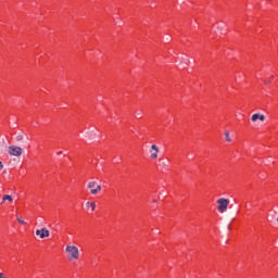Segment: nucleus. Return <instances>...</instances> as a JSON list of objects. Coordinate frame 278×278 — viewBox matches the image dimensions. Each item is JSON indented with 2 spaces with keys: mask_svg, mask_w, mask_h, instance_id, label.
I'll list each match as a JSON object with an SVG mask.
<instances>
[{
  "mask_svg": "<svg viewBox=\"0 0 278 278\" xmlns=\"http://www.w3.org/2000/svg\"><path fill=\"white\" fill-rule=\"evenodd\" d=\"M218 211L219 212H225L227 210V206L229 205V200L225 199V198H220L218 201Z\"/></svg>",
  "mask_w": 278,
  "mask_h": 278,
  "instance_id": "nucleus-3",
  "label": "nucleus"
},
{
  "mask_svg": "<svg viewBox=\"0 0 278 278\" xmlns=\"http://www.w3.org/2000/svg\"><path fill=\"white\" fill-rule=\"evenodd\" d=\"M217 27H220V25H214L213 30L216 29Z\"/></svg>",
  "mask_w": 278,
  "mask_h": 278,
  "instance_id": "nucleus-14",
  "label": "nucleus"
},
{
  "mask_svg": "<svg viewBox=\"0 0 278 278\" xmlns=\"http://www.w3.org/2000/svg\"><path fill=\"white\" fill-rule=\"evenodd\" d=\"M91 212H94V208L97 207V204L94 202L90 203Z\"/></svg>",
  "mask_w": 278,
  "mask_h": 278,
  "instance_id": "nucleus-9",
  "label": "nucleus"
},
{
  "mask_svg": "<svg viewBox=\"0 0 278 278\" xmlns=\"http://www.w3.org/2000/svg\"><path fill=\"white\" fill-rule=\"evenodd\" d=\"M1 168H3V163L0 162V170H1Z\"/></svg>",
  "mask_w": 278,
  "mask_h": 278,
  "instance_id": "nucleus-16",
  "label": "nucleus"
},
{
  "mask_svg": "<svg viewBox=\"0 0 278 278\" xmlns=\"http://www.w3.org/2000/svg\"><path fill=\"white\" fill-rule=\"evenodd\" d=\"M227 142H231V138L229 137V132H225Z\"/></svg>",
  "mask_w": 278,
  "mask_h": 278,
  "instance_id": "nucleus-10",
  "label": "nucleus"
},
{
  "mask_svg": "<svg viewBox=\"0 0 278 278\" xmlns=\"http://www.w3.org/2000/svg\"><path fill=\"white\" fill-rule=\"evenodd\" d=\"M36 236H39L41 239L49 238L50 232L47 228L37 229L36 230Z\"/></svg>",
  "mask_w": 278,
  "mask_h": 278,
  "instance_id": "nucleus-5",
  "label": "nucleus"
},
{
  "mask_svg": "<svg viewBox=\"0 0 278 278\" xmlns=\"http://www.w3.org/2000/svg\"><path fill=\"white\" fill-rule=\"evenodd\" d=\"M3 201H12V195L5 194V195L3 197Z\"/></svg>",
  "mask_w": 278,
  "mask_h": 278,
  "instance_id": "nucleus-8",
  "label": "nucleus"
},
{
  "mask_svg": "<svg viewBox=\"0 0 278 278\" xmlns=\"http://www.w3.org/2000/svg\"><path fill=\"white\" fill-rule=\"evenodd\" d=\"M66 252L68 253L71 260H77V257H79V249H77L75 245H67Z\"/></svg>",
  "mask_w": 278,
  "mask_h": 278,
  "instance_id": "nucleus-1",
  "label": "nucleus"
},
{
  "mask_svg": "<svg viewBox=\"0 0 278 278\" xmlns=\"http://www.w3.org/2000/svg\"><path fill=\"white\" fill-rule=\"evenodd\" d=\"M251 121L255 123L256 121H260V113H255L252 115Z\"/></svg>",
  "mask_w": 278,
  "mask_h": 278,
  "instance_id": "nucleus-7",
  "label": "nucleus"
},
{
  "mask_svg": "<svg viewBox=\"0 0 278 278\" xmlns=\"http://www.w3.org/2000/svg\"><path fill=\"white\" fill-rule=\"evenodd\" d=\"M59 155H62V152H59Z\"/></svg>",
  "mask_w": 278,
  "mask_h": 278,
  "instance_id": "nucleus-18",
  "label": "nucleus"
},
{
  "mask_svg": "<svg viewBox=\"0 0 278 278\" xmlns=\"http://www.w3.org/2000/svg\"><path fill=\"white\" fill-rule=\"evenodd\" d=\"M265 118L266 117L264 115H262V114L258 115V121H265Z\"/></svg>",
  "mask_w": 278,
  "mask_h": 278,
  "instance_id": "nucleus-13",
  "label": "nucleus"
},
{
  "mask_svg": "<svg viewBox=\"0 0 278 278\" xmlns=\"http://www.w3.org/2000/svg\"><path fill=\"white\" fill-rule=\"evenodd\" d=\"M16 140H17L18 142H21V140H23V135H17V136H16Z\"/></svg>",
  "mask_w": 278,
  "mask_h": 278,
  "instance_id": "nucleus-11",
  "label": "nucleus"
},
{
  "mask_svg": "<svg viewBox=\"0 0 278 278\" xmlns=\"http://www.w3.org/2000/svg\"><path fill=\"white\" fill-rule=\"evenodd\" d=\"M88 188H89L91 194H99V192H101V186L97 185L96 181L89 182Z\"/></svg>",
  "mask_w": 278,
  "mask_h": 278,
  "instance_id": "nucleus-2",
  "label": "nucleus"
},
{
  "mask_svg": "<svg viewBox=\"0 0 278 278\" xmlns=\"http://www.w3.org/2000/svg\"><path fill=\"white\" fill-rule=\"evenodd\" d=\"M86 206H87V207H90V202H87V203H86Z\"/></svg>",
  "mask_w": 278,
  "mask_h": 278,
  "instance_id": "nucleus-17",
  "label": "nucleus"
},
{
  "mask_svg": "<svg viewBox=\"0 0 278 278\" xmlns=\"http://www.w3.org/2000/svg\"><path fill=\"white\" fill-rule=\"evenodd\" d=\"M9 153L10 155H15L16 157H18L20 155H22L23 149L16 146H11L9 147Z\"/></svg>",
  "mask_w": 278,
  "mask_h": 278,
  "instance_id": "nucleus-4",
  "label": "nucleus"
},
{
  "mask_svg": "<svg viewBox=\"0 0 278 278\" xmlns=\"http://www.w3.org/2000/svg\"><path fill=\"white\" fill-rule=\"evenodd\" d=\"M17 223H18L20 225H25V220H23V219H21V218H17Z\"/></svg>",
  "mask_w": 278,
  "mask_h": 278,
  "instance_id": "nucleus-12",
  "label": "nucleus"
},
{
  "mask_svg": "<svg viewBox=\"0 0 278 278\" xmlns=\"http://www.w3.org/2000/svg\"><path fill=\"white\" fill-rule=\"evenodd\" d=\"M159 152H160V150L157 149V146L152 144L151 151H150V153H151V155H150L151 159H152V160H156Z\"/></svg>",
  "mask_w": 278,
  "mask_h": 278,
  "instance_id": "nucleus-6",
  "label": "nucleus"
},
{
  "mask_svg": "<svg viewBox=\"0 0 278 278\" xmlns=\"http://www.w3.org/2000/svg\"><path fill=\"white\" fill-rule=\"evenodd\" d=\"M0 278H5V276H3V273H0Z\"/></svg>",
  "mask_w": 278,
  "mask_h": 278,
  "instance_id": "nucleus-15",
  "label": "nucleus"
}]
</instances>
